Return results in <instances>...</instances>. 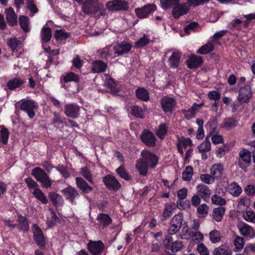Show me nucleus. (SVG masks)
<instances>
[{"label":"nucleus","mask_w":255,"mask_h":255,"mask_svg":"<svg viewBox=\"0 0 255 255\" xmlns=\"http://www.w3.org/2000/svg\"><path fill=\"white\" fill-rule=\"evenodd\" d=\"M141 157L137 160L135 168L139 175L145 176L147 174L148 169H154L158 162L156 154L147 150H143L141 152Z\"/></svg>","instance_id":"1"},{"label":"nucleus","mask_w":255,"mask_h":255,"mask_svg":"<svg viewBox=\"0 0 255 255\" xmlns=\"http://www.w3.org/2000/svg\"><path fill=\"white\" fill-rule=\"evenodd\" d=\"M31 174L38 182L41 183L43 187L49 188L51 187V180L44 170L41 168L35 167L33 169Z\"/></svg>","instance_id":"2"},{"label":"nucleus","mask_w":255,"mask_h":255,"mask_svg":"<svg viewBox=\"0 0 255 255\" xmlns=\"http://www.w3.org/2000/svg\"><path fill=\"white\" fill-rule=\"evenodd\" d=\"M103 6L98 0H87L83 3L82 11L87 14L95 13Z\"/></svg>","instance_id":"3"},{"label":"nucleus","mask_w":255,"mask_h":255,"mask_svg":"<svg viewBox=\"0 0 255 255\" xmlns=\"http://www.w3.org/2000/svg\"><path fill=\"white\" fill-rule=\"evenodd\" d=\"M106 7L110 11L127 10L128 6L125 0H112L106 3Z\"/></svg>","instance_id":"4"},{"label":"nucleus","mask_w":255,"mask_h":255,"mask_svg":"<svg viewBox=\"0 0 255 255\" xmlns=\"http://www.w3.org/2000/svg\"><path fill=\"white\" fill-rule=\"evenodd\" d=\"M240 233L248 240L255 238V229L249 224L243 223L238 225Z\"/></svg>","instance_id":"5"},{"label":"nucleus","mask_w":255,"mask_h":255,"mask_svg":"<svg viewBox=\"0 0 255 255\" xmlns=\"http://www.w3.org/2000/svg\"><path fill=\"white\" fill-rule=\"evenodd\" d=\"M251 88L249 85L245 86L239 90L238 101L241 104L247 103L252 97Z\"/></svg>","instance_id":"6"},{"label":"nucleus","mask_w":255,"mask_h":255,"mask_svg":"<svg viewBox=\"0 0 255 255\" xmlns=\"http://www.w3.org/2000/svg\"><path fill=\"white\" fill-rule=\"evenodd\" d=\"M190 10L189 6L186 3H178L174 5L172 13L175 18H178L181 16L187 14Z\"/></svg>","instance_id":"7"},{"label":"nucleus","mask_w":255,"mask_h":255,"mask_svg":"<svg viewBox=\"0 0 255 255\" xmlns=\"http://www.w3.org/2000/svg\"><path fill=\"white\" fill-rule=\"evenodd\" d=\"M36 108V103L32 101H24L20 105V109L25 112L30 118H33L34 117L35 111Z\"/></svg>","instance_id":"8"},{"label":"nucleus","mask_w":255,"mask_h":255,"mask_svg":"<svg viewBox=\"0 0 255 255\" xmlns=\"http://www.w3.org/2000/svg\"><path fill=\"white\" fill-rule=\"evenodd\" d=\"M113 48L114 54L121 55L128 53L130 50L131 45L126 42L117 43L113 45Z\"/></svg>","instance_id":"9"},{"label":"nucleus","mask_w":255,"mask_h":255,"mask_svg":"<svg viewBox=\"0 0 255 255\" xmlns=\"http://www.w3.org/2000/svg\"><path fill=\"white\" fill-rule=\"evenodd\" d=\"M196 192L200 197L205 201H208L211 195V190L208 186L203 184L200 183L196 187Z\"/></svg>","instance_id":"10"},{"label":"nucleus","mask_w":255,"mask_h":255,"mask_svg":"<svg viewBox=\"0 0 255 255\" xmlns=\"http://www.w3.org/2000/svg\"><path fill=\"white\" fill-rule=\"evenodd\" d=\"M142 141L147 146L153 147L156 144V138L152 132L144 130L140 135Z\"/></svg>","instance_id":"11"},{"label":"nucleus","mask_w":255,"mask_h":255,"mask_svg":"<svg viewBox=\"0 0 255 255\" xmlns=\"http://www.w3.org/2000/svg\"><path fill=\"white\" fill-rule=\"evenodd\" d=\"M156 9L154 4H147L141 8H137L135 9L136 15L140 18H145L153 11Z\"/></svg>","instance_id":"12"},{"label":"nucleus","mask_w":255,"mask_h":255,"mask_svg":"<svg viewBox=\"0 0 255 255\" xmlns=\"http://www.w3.org/2000/svg\"><path fill=\"white\" fill-rule=\"evenodd\" d=\"M89 251L93 255H98L102 252L105 246L102 242L90 241L87 245Z\"/></svg>","instance_id":"13"},{"label":"nucleus","mask_w":255,"mask_h":255,"mask_svg":"<svg viewBox=\"0 0 255 255\" xmlns=\"http://www.w3.org/2000/svg\"><path fill=\"white\" fill-rule=\"evenodd\" d=\"M80 107L75 104H69L65 106L64 113L65 115L71 118H77L79 115Z\"/></svg>","instance_id":"14"},{"label":"nucleus","mask_w":255,"mask_h":255,"mask_svg":"<svg viewBox=\"0 0 255 255\" xmlns=\"http://www.w3.org/2000/svg\"><path fill=\"white\" fill-rule=\"evenodd\" d=\"M32 230L35 241L39 246L44 248L45 245V241L42 231L36 224L33 225Z\"/></svg>","instance_id":"15"},{"label":"nucleus","mask_w":255,"mask_h":255,"mask_svg":"<svg viewBox=\"0 0 255 255\" xmlns=\"http://www.w3.org/2000/svg\"><path fill=\"white\" fill-rule=\"evenodd\" d=\"M162 108L165 113H171L176 105L174 99L169 97H164L161 100Z\"/></svg>","instance_id":"16"},{"label":"nucleus","mask_w":255,"mask_h":255,"mask_svg":"<svg viewBox=\"0 0 255 255\" xmlns=\"http://www.w3.org/2000/svg\"><path fill=\"white\" fill-rule=\"evenodd\" d=\"M61 192L65 196L67 200L73 204H75V199L79 196L77 190L72 186H68L62 190Z\"/></svg>","instance_id":"17"},{"label":"nucleus","mask_w":255,"mask_h":255,"mask_svg":"<svg viewBox=\"0 0 255 255\" xmlns=\"http://www.w3.org/2000/svg\"><path fill=\"white\" fill-rule=\"evenodd\" d=\"M186 232L188 233V235H182L181 236L182 239H188L189 238H192V240L197 243H199L203 240V235L199 231H193L187 229Z\"/></svg>","instance_id":"18"},{"label":"nucleus","mask_w":255,"mask_h":255,"mask_svg":"<svg viewBox=\"0 0 255 255\" xmlns=\"http://www.w3.org/2000/svg\"><path fill=\"white\" fill-rule=\"evenodd\" d=\"M103 182L108 188L114 190L119 189L121 186L117 179L114 176L109 174L104 177Z\"/></svg>","instance_id":"19"},{"label":"nucleus","mask_w":255,"mask_h":255,"mask_svg":"<svg viewBox=\"0 0 255 255\" xmlns=\"http://www.w3.org/2000/svg\"><path fill=\"white\" fill-rule=\"evenodd\" d=\"M239 158L240 161L239 162V165L240 168L245 169V167L244 164L241 162V161L248 164H250L251 162V154L247 149H244L239 152Z\"/></svg>","instance_id":"20"},{"label":"nucleus","mask_w":255,"mask_h":255,"mask_svg":"<svg viewBox=\"0 0 255 255\" xmlns=\"http://www.w3.org/2000/svg\"><path fill=\"white\" fill-rule=\"evenodd\" d=\"M187 66L190 69H195L200 66L203 60L200 56L192 55L186 61Z\"/></svg>","instance_id":"21"},{"label":"nucleus","mask_w":255,"mask_h":255,"mask_svg":"<svg viewBox=\"0 0 255 255\" xmlns=\"http://www.w3.org/2000/svg\"><path fill=\"white\" fill-rule=\"evenodd\" d=\"M224 166L222 163H217L213 165L210 168V173L214 178H220L223 174Z\"/></svg>","instance_id":"22"},{"label":"nucleus","mask_w":255,"mask_h":255,"mask_svg":"<svg viewBox=\"0 0 255 255\" xmlns=\"http://www.w3.org/2000/svg\"><path fill=\"white\" fill-rule=\"evenodd\" d=\"M181 58V53L178 51L173 52L168 59V63L172 68L178 67Z\"/></svg>","instance_id":"23"},{"label":"nucleus","mask_w":255,"mask_h":255,"mask_svg":"<svg viewBox=\"0 0 255 255\" xmlns=\"http://www.w3.org/2000/svg\"><path fill=\"white\" fill-rule=\"evenodd\" d=\"M76 182L77 187L84 193H88L93 190V188L83 178L77 177L76 178Z\"/></svg>","instance_id":"24"},{"label":"nucleus","mask_w":255,"mask_h":255,"mask_svg":"<svg viewBox=\"0 0 255 255\" xmlns=\"http://www.w3.org/2000/svg\"><path fill=\"white\" fill-rule=\"evenodd\" d=\"M6 19L8 24L13 26L17 22V16L11 7H9L5 9Z\"/></svg>","instance_id":"25"},{"label":"nucleus","mask_w":255,"mask_h":255,"mask_svg":"<svg viewBox=\"0 0 255 255\" xmlns=\"http://www.w3.org/2000/svg\"><path fill=\"white\" fill-rule=\"evenodd\" d=\"M213 254L214 255H232V251L228 246L223 244L215 248Z\"/></svg>","instance_id":"26"},{"label":"nucleus","mask_w":255,"mask_h":255,"mask_svg":"<svg viewBox=\"0 0 255 255\" xmlns=\"http://www.w3.org/2000/svg\"><path fill=\"white\" fill-rule=\"evenodd\" d=\"M251 200L246 197H241L237 201V209L239 212L244 211L249 207Z\"/></svg>","instance_id":"27"},{"label":"nucleus","mask_w":255,"mask_h":255,"mask_svg":"<svg viewBox=\"0 0 255 255\" xmlns=\"http://www.w3.org/2000/svg\"><path fill=\"white\" fill-rule=\"evenodd\" d=\"M41 37L42 43H47L52 37L51 29L46 25H44L41 30Z\"/></svg>","instance_id":"28"},{"label":"nucleus","mask_w":255,"mask_h":255,"mask_svg":"<svg viewBox=\"0 0 255 255\" xmlns=\"http://www.w3.org/2000/svg\"><path fill=\"white\" fill-rule=\"evenodd\" d=\"M229 192L234 197L239 196L242 192V187L236 182H233L229 185Z\"/></svg>","instance_id":"29"},{"label":"nucleus","mask_w":255,"mask_h":255,"mask_svg":"<svg viewBox=\"0 0 255 255\" xmlns=\"http://www.w3.org/2000/svg\"><path fill=\"white\" fill-rule=\"evenodd\" d=\"M100 226L104 228L108 226L112 221L111 218L108 214H100L97 217Z\"/></svg>","instance_id":"30"},{"label":"nucleus","mask_w":255,"mask_h":255,"mask_svg":"<svg viewBox=\"0 0 255 255\" xmlns=\"http://www.w3.org/2000/svg\"><path fill=\"white\" fill-rule=\"evenodd\" d=\"M92 72L94 73H100L104 72L107 68L106 63L101 60L95 61L92 64Z\"/></svg>","instance_id":"31"},{"label":"nucleus","mask_w":255,"mask_h":255,"mask_svg":"<svg viewBox=\"0 0 255 255\" xmlns=\"http://www.w3.org/2000/svg\"><path fill=\"white\" fill-rule=\"evenodd\" d=\"M18 223L17 225L19 231H22L23 232L27 231L29 229V225L27 220V219L22 216H19L17 219Z\"/></svg>","instance_id":"32"},{"label":"nucleus","mask_w":255,"mask_h":255,"mask_svg":"<svg viewBox=\"0 0 255 255\" xmlns=\"http://www.w3.org/2000/svg\"><path fill=\"white\" fill-rule=\"evenodd\" d=\"M225 208L223 207H219L215 208L213 211V217L217 222H220L225 214Z\"/></svg>","instance_id":"33"},{"label":"nucleus","mask_w":255,"mask_h":255,"mask_svg":"<svg viewBox=\"0 0 255 255\" xmlns=\"http://www.w3.org/2000/svg\"><path fill=\"white\" fill-rule=\"evenodd\" d=\"M79 80V76L73 72H69L63 75L61 77V82L67 83L69 82H77Z\"/></svg>","instance_id":"34"},{"label":"nucleus","mask_w":255,"mask_h":255,"mask_svg":"<svg viewBox=\"0 0 255 255\" xmlns=\"http://www.w3.org/2000/svg\"><path fill=\"white\" fill-rule=\"evenodd\" d=\"M135 94L138 99L143 101H147L149 99V92L143 88H138Z\"/></svg>","instance_id":"35"},{"label":"nucleus","mask_w":255,"mask_h":255,"mask_svg":"<svg viewBox=\"0 0 255 255\" xmlns=\"http://www.w3.org/2000/svg\"><path fill=\"white\" fill-rule=\"evenodd\" d=\"M32 194L35 198L41 201L43 204H46L48 203V200L46 197L39 188H35Z\"/></svg>","instance_id":"36"},{"label":"nucleus","mask_w":255,"mask_h":255,"mask_svg":"<svg viewBox=\"0 0 255 255\" xmlns=\"http://www.w3.org/2000/svg\"><path fill=\"white\" fill-rule=\"evenodd\" d=\"M175 209V205L174 204H166L162 213V220H165L169 218L172 214Z\"/></svg>","instance_id":"37"},{"label":"nucleus","mask_w":255,"mask_h":255,"mask_svg":"<svg viewBox=\"0 0 255 255\" xmlns=\"http://www.w3.org/2000/svg\"><path fill=\"white\" fill-rule=\"evenodd\" d=\"M49 198L55 206L61 205L63 202L62 197L54 192H50L49 193Z\"/></svg>","instance_id":"38"},{"label":"nucleus","mask_w":255,"mask_h":255,"mask_svg":"<svg viewBox=\"0 0 255 255\" xmlns=\"http://www.w3.org/2000/svg\"><path fill=\"white\" fill-rule=\"evenodd\" d=\"M23 83L24 81L22 79L15 78L9 80L7 83V86L8 89L12 90L19 87Z\"/></svg>","instance_id":"39"},{"label":"nucleus","mask_w":255,"mask_h":255,"mask_svg":"<svg viewBox=\"0 0 255 255\" xmlns=\"http://www.w3.org/2000/svg\"><path fill=\"white\" fill-rule=\"evenodd\" d=\"M168 126L166 124H160L157 128L156 134L157 136L162 139L167 132Z\"/></svg>","instance_id":"40"},{"label":"nucleus","mask_w":255,"mask_h":255,"mask_svg":"<svg viewBox=\"0 0 255 255\" xmlns=\"http://www.w3.org/2000/svg\"><path fill=\"white\" fill-rule=\"evenodd\" d=\"M193 175V168L191 166L186 167L183 171L182 177L184 181H190L192 179Z\"/></svg>","instance_id":"41"},{"label":"nucleus","mask_w":255,"mask_h":255,"mask_svg":"<svg viewBox=\"0 0 255 255\" xmlns=\"http://www.w3.org/2000/svg\"><path fill=\"white\" fill-rule=\"evenodd\" d=\"M198 149L200 153H205L210 151L211 143L207 137H206L205 139L198 145Z\"/></svg>","instance_id":"42"},{"label":"nucleus","mask_w":255,"mask_h":255,"mask_svg":"<svg viewBox=\"0 0 255 255\" xmlns=\"http://www.w3.org/2000/svg\"><path fill=\"white\" fill-rule=\"evenodd\" d=\"M214 49V46L213 43L211 42H208L205 45L202 46L200 49H199L197 53L200 54H207Z\"/></svg>","instance_id":"43"},{"label":"nucleus","mask_w":255,"mask_h":255,"mask_svg":"<svg viewBox=\"0 0 255 255\" xmlns=\"http://www.w3.org/2000/svg\"><path fill=\"white\" fill-rule=\"evenodd\" d=\"M7 43L13 52H17L21 47V41L15 38L9 39Z\"/></svg>","instance_id":"44"},{"label":"nucleus","mask_w":255,"mask_h":255,"mask_svg":"<svg viewBox=\"0 0 255 255\" xmlns=\"http://www.w3.org/2000/svg\"><path fill=\"white\" fill-rule=\"evenodd\" d=\"M243 218L249 223H255V212L254 210H248L243 213Z\"/></svg>","instance_id":"45"},{"label":"nucleus","mask_w":255,"mask_h":255,"mask_svg":"<svg viewBox=\"0 0 255 255\" xmlns=\"http://www.w3.org/2000/svg\"><path fill=\"white\" fill-rule=\"evenodd\" d=\"M200 180L206 184H213L215 181V179L214 178V177L213 176V175L210 174H202L200 175Z\"/></svg>","instance_id":"46"},{"label":"nucleus","mask_w":255,"mask_h":255,"mask_svg":"<svg viewBox=\"0 0 255 255\" xmlns=\"http://www.w3.org/2000/svg\"><path fill=\"white\" fill-rule=\"evenodd\" d=\"M183 218L182 214L181 213H178L177 215H175L172 219L170 221V224L173 225V226H176L178 229H180L182 222H183Z\"/></svg>","instance_id":"47"},{"label":"nucleus","mask_w":255,"mask_h":255,"mask_svg":"<svg viewBox=\"0 0 255 255\" xmlns=\"http://www.w3.org/2000/svg\"><path fill=\"white\" fill-rule=\"evenodd\" d=\"M19 24L21 28L25 32L29 30V18L26 16H21L19 18Z\"/></svg>","instance_id":"48"},{"label":"nucleus","mask_w":255,"mask_h":255,"mask_svg":"<svg viewBox=\"0 0 255 255\" xmlns=\"http://www.w3.org/2000/svg\"><path fill=\"white\" fill-rule=\"evenodd\" d=\"M209 238L210 241L213 244L219 242L221 240L220 232L216 230L211 231L209 233Z\"/></svg>","instance_id":"49"},{"label":"nucleus","mask_w":255,"mask_h":255,"mask_svg":"<svg viewBox=\"0 0 255 255\" xmlns=\"http://www.w3.org/2000/svg\"><path fill=\"white\" fill-rule=\"evenodd\" d=\"M58 218L53 210L51 209H49V214L47 218V223L49 226L52 227L54 225L57 220Z\"/></svg>","instance_id":"50"},{"label":"nucleus","mask_w":255,"mask_h":255,"mask_svg":"<svg viewBox=\"0 0 255 255\" xmlns=\"http://www.w3.org/2000/svg\"><path fill=\"white\" fill-rule=\"evenodd\" d=\"M180 0H160V4L162 8L167 9L173 5H175L180 2Z\"/></svg>","instance_id":"51"},{"label":"nucleus","mask_w":255,"mask_h":255,"mask_svg":"<svg viewBox=\"0 0 255 255\" xmlns=\"http://www.w3.org/2000/svg\"><path fill=\"white\" fill-rule=\"evenodd\" d=\"M81 175L90 183L93 184V176L87 167H85L81 168Z\"/></svg>","instance_id":"52"},{"label":"nucleus","mask_w":255,"mask_h":255,"mask_svg":"<svg viewBox=\"0 0 255 255\" xmlns=\"http://www.w3.org/2000/svg\"><path fill=\"white\" fill-rule=\"evenodd\" d=\"M54 36L57 40H63L70 36L69 33L62 29L56 30Z\"/></svg>","instance_id":"53"},{"label":"nucleus","mask_w":255,"mask_h":255,"mask_svg":"<svg viewBox=\"0 0 255 255\" xmlns=\"http://www.w3.org/2000/svg\"><path fill=\"white\" fill-rule=\"evenodd\" d=\"M113 45L103 49L100 53V56L102 58H106L108 56H113L114 55Z\"/></svg>","instance_id":"54"},{"label":"nucleus","mask_w":255,"mask_h":255,"mask_svg":"<svg viewBox=\"0 0 255 255\" xmlns=\"http://www.w3.org/2000/svg\"><path fill=\"white\" fill-rule=\"evenodd\" d=\"M55 168L65 178H67L70 176V173L68 167L63 165L59 164Z\"/></svg>","instance_id":"55"},{"label":"nucleus","mask_w":255,"mask_h":255,"mask_svg":"<svg viewBox=\"0 0 255 255\" xmlns=\"http://www.w3.org/2000/svg\"><path fill=\"white\" fill-rule=\"evenodd\" d=\"M9 137V132L5 128H2L0 132V143L6 144Z\"/></svg>","instance_id":"56"},{"label":"nucleus","mask_w":255,"mask_h":255,"mask_svg":"<svg viewBox=\"0 0 255 255\" xmlns=\"http://www.w3.org/2000/svg\"><path fill=\"white\" fill-rule=\"evenodd\" d=\"M211 201L215 205L223 206L226 204V200L217 194H214L211 197Z\"/></svg>","instance_id":"57"},{"label":"nucleus","mask_w":255,"mask_h":255,"mask_svg":"<svg viewBox=\"0 0 255 255\" xmlns=\"http://www.w3.org/2000/svg\"><path fill=\"white\" fill-rule=\"evenodd\" d=\"M234 244L236 250H242L245 244L244 239L243 237L237 236L234 240Z\"/></svg>","instance_id":"58"},{"label":"nucleus","mask_w":255,"mask_h":255,"mask_svg":"<svg viewBox=\"0 0 255 255\" xmlns=\"http://www.w3.org/2000/svg\"><path fill=\"white\" fill-rule=\"evenodd\" d=\"M116 172L122 178L126 180H129L130 179V177L128 173L126 171L123 166H121L116 169Z\"/></svg>","instance_id":"59"},{"label":"nucleus","mask_w":255,"mask_h":255,"mask_svg":"<svg viewBox=\"0 0 255 255\" xmlns=\"http://www.w3.org/2000/svg\"><path fill=\"white\" fill-rule=\"evenodd\" d=\"M237 121L232 119H228L224 122L223 128L229 130L236 127L237 125Z\"/></svg>","instance_id":"60"},{"label":"nucleus","mask_w":255,"mask_h":255,"mask_svg":"<svg viewBox=\"0 0 255 255\" xmlns=\"http://www.w3.org/2000/svg\"><path fill=\"white\" fill-rule=\"evenodd\" d=\"M179 146H182L183 148H186L187 146L192 145V142L190 138H185L181 137L178 139V142Z\"/></svg>","instance_id":"61"},{"label":"nucleus","mask_w":255,"mask_h":255,"mask_svg":"<svg viewBox=\"0 0 255 255\" xmlns=\"http://www.w3.org/2000/svg\"><path fill=\"white\" fill-rule=\"evenodd\" d=\"M149 42V38L147 36L144 35L143 37L140 38L135 42V46L138 48H140L148 44Z\"/></svg>","instance_id":"62"},{"label":"nucleus","mask_w":255,"mask_h":255,"mask_svg":"<svg viewBox=\"0 0 255 255\" xmlns=\"http://www.w3.org/2000/svg\"><path fill=\"white\" fill-rule=\"evenodd\" d=\"M26 4L32 15L38 11V9L37 8L34 0H27Z\"/></svg>","instance_id":"63"},{"label":"nucleus","mask_w":255,"mask_h":255,"mask_svg":"<svg viewBox=\"0 0 255 255\" xmlns=\"http://www.w3.org/2000/svg\"><path fill=\"white\" fill-rule=\"evenodd\" d=\"M131 114L133 116L137 118H142L143 110L141 108L137 106H133L131 108Z\"/></svg>","instance_id":"64"}]
</instances>
